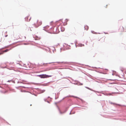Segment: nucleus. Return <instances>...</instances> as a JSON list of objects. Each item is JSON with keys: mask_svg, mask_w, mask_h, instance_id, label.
<instances>
[{"mask_svg": "<svg viewBox=\"0 0 126 126\" xmlns=\"http://www.w3.org/2000/svg\"><path fill=\"white\" fill-rule=\"evenodd\" d=\"M111 104H115V103H111Z\"/></svg>", "mask_w": 126, "mask_h": 126, "instance_id": "f8f14e48", "label": "nucleus"}, {"mask_svg": "<svg viewBox=\"0 0 126 126\" xmlns=\"http://www.w3.org/2000/svg\"><path fill=\"white\" fill-rule=\"evenodd\" d=\"M7 36V35H6V36H6H6Z\"/></svg>", "mask_w": 126, "mask_h": 126, "instance_id": "dca6fc26", "label": "nucleus"}, {"mask_svg": "<svg viewBox=\"0 0 126 126\" xmlns=\"http://www.w3.org/2000/svg\"><path fill=\"white\" fill-rule=\"evenodd\" d=\"M7 92V91H5L4 92H3V93H5Z\"/></svg>", "mask_w": 126, "mask_h": 126, "instance_id": "9b49d317", "label": "nucleus"}, {"mask_svg": "<svg viewBox=\"0 0 126 126\" xmlns=\"http://www.w3.org/2000/svg\"><path fill=\"white\" fill-rule=\"evenodd\" d=\"M54 63V62H52V63H48L49 64H50V63Z\"/></svg>", "mask_w": 126, "mask_h": 126, "instance_id": "1a4fd4ad", "label": "nucleus"}, {"mask_svg": "<svg viewBox=\"0 0 126 126\" xmlns=\"http://www.w3.org/2000/svg\"><path fill=\"white\" fill-rule=\"evenodd\" d=\"M117 105H119V104H117Z\"/></svg>", "mask_w": 126, "mask_h": 126, "instance_id": "2eb2a0df", "label": "nucleus"}, {"mask_svg": "<svg viewBox=\"0 0 126 126\" xmlns=\"http://www.w3.org/2000/svg\"><path fill=\"white\" fill-rule=\"evenodd\" d=\"M37 76L40 77L41 78H46L51 77V76H48L45 74L39 75H38Z\"/></svg>", "mask_w": 126, "mask_h": 126, "instance_id": "f257e3e1", "label": "nucleus"}, {"mask_svg": "<svg viewBox=\"0 0 126 126\" xmlns=\"http://www.w3.org/2000/svg\"><path fill=\"white\" fill-rule=\"evenodd\" d=\"M92 33H94V32L93 31H92Z\"/></svg>", "mask_w": 126, "mask_h": 126, "instance_id": "6e6552de", "label": "nucleus"}, {"mask_svg": "<svg viewBox=\"0 0 126 126\" xmlns=\"http://www.w3.org/2000/svg\"><path fill=\"white\" fill-rule=\"evenodd\" d=\"M3 53V52L0 53V55H1V54H2Z\"/></svg>", "mask_w": 126, "mask_h": 126, "instance_id": "9d476101", "label": "nucleus"}, {"mask_svg": "<svg viewBox=\"0 0 126 126\" xmlns=\"http://www.w3.org/2000/svg\"><path fill=\"white\" fill-rule=\"evenodd\" d=\"M84 29L85 30L87 31L89 29V27L88 26L86 25L84 26Z\"/></svg>", "mask_w": 126, "mask_h": 126, "instance_id": "423d86ee", "label": "nucleus"}, {"mask_svg": "<svg viewBox=\"0 0 126 126\" xmlns=\"http://www.w3.org/2000/svg\"><path fill=\"white\" fill-rule=\"evenodd\" d=\"M124 31V28L123 27H121L120 28L119 31L121 32H123Z\"/></svg>", "mask_w": 126, "mask_h": 126, "instance_id": "39448f33", "label": "nucleus"}, {"mask_svg": "<svg viewBox=\"0 0 126 126\" xmlns=\"http://www.w3.org/2000/svg\"><path fill=\"white\" fill-rule=\"evenodd\" d=\"M31 17L29 16L27 17H26L25 18V20L27 21H29L31 19Z\"/></svg>", "mask_w": 126, "mask_h": 126, "instance_id": "20e7f679", "label": "nucleus"}, {"mask_svg": "<svg viewBox=\"0 0 126 126\" xmlns=\"http://www.w3.org/2000/svg\"><path fill=\"white\" fill-rule=\"evenodd\" d=\"M58 30H57V28L55 27H54L53 28V32L54 33V34H57L58 32Z\"/></svg>", "mask_w": 126, "mask_h": 126, "instance_id": "7ed1b4c3", "label": "nucleus"}, {"mask_svg": "<svg viewBox=\"0 0 126 126\" xmlns=\"http://www.w3.org/2000/svg\"><path fill=\"white\" fill-rule=\"evenodd\" d=\"M57 63H60L59 62H57Z\"/></svg>", "mask_w": 126, "mask_h": 126, "instance_id": "4468645a", "label": "nucleus"}, {"mask_svg": "<svg viewBox=\"0 0 126 126\" xmlns=\"http://www.w3.org/2000/svg\"><path fill=\"white\" fill-rule=\"evenodd\" d=\"M17 38V39H18L20 38V37H19V36H18V38Z\"/></svg>", "mask_w": 126, "mask_h": 126, "instance_id": "ddd939ff", "label": "nucleus"}, {"mask_svg": "<svg viewBox=\"0 0 126 126\" xmlns=\"http://www.w3.org/2000/svg\"><path fill=\"white\" fill-rule=\"evenodd\" d=\"M25 37V39L26 38V37Z\"/></svg>", "mask_w": 126, "mask_h": 126, "instance_id": "f3484780", "label": "nucleus"}, {"mask_svg": "<svg viewBox=\"0 0 126 126\" xmlns=\"http://www.w3.org/2000/svg\"><path fill=\"white\" fill-rule=\"evenodd\" d=\"M9 51V50L8 49H6L5 50L3 51V52H7V51Z\"/></svg>", "mask_w": 126, "mask_h": 126, "instance_id": "0eeeda50", "label": "nucleus"}, {"mask_svg": "<svg viewBox=\"0 0 126 126\" xmlns=\"http://www.w3.org/2000/svg\"><path fill=\"white\" fill-rule=\"evenodd\" d=\"M42 24V22L40 20H38L37 21L36 24V27H37L40 25Z\"/></svg>", "mask_w": 126, "mask_h": 126, "instance_id": "f03ea898", "label": "nucleus"}]
</instances>
